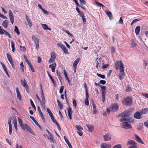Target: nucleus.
<instances>
[{"instance_id": "obj_1", "label": "nucleus", "mask_w": 148, "mask_h": 148, "mask_svg": "<svg viewBox=\"0 0 148 148\" xmlns=\"http://www.w3.org/2000/svg\"><path fill=\"white\" fill-rule=\"evenodd\" d=\"M134 109L133 108H131L127 110L125 112H123L120 114L119 116L121 117L120 119V121L121 122L123 121H128L129 123H131L133 122L134 120L132 119V120L130 121V119H128L127 117L128 116L130 115L134 111Z\"/></svg>"}, {"instance_id": "obj_2", "label": "nucleus", "mask_w": 148, "mask_h": 148, "mask_svg": "<svg viewBox=\"0 0 148 148\" xmlns=\"http://www.w3.org/2000/svg\"><path fill=\"white\" fill-rule=\"evenodd\" d=\"M132 99L129 97H127L124 99L123 103L125 105L128 106L132 105Z\"/></svg>"}, {"instance_id": "obj_3", "label": "nucleus", "mask_w": 148, "mask_h": 148, "mask_svg": "<svg viewBox=\"0 0 148 148\" xmlns=\"http://www.w3.org/2000/svg\"><path fill=\"white\" fill-rule=\"evenodd\" d=\"M21 128L24 130H25L26 129L27 130L29 131L30 133L35 135L34 133L32 132V131L31 129V128L27 125L26 124H23V125L20 126Z\"/></svg>"}, {"instance_id": "obj_4", "label": "nucleus", "mask_w": 148, "mask_h": 148, "mask_svg": "<svg viewBox=\"0 0 148 148\" xmlns=\"http://www.w3.org/2000/svg\"><path fill=\"white\" fill-rule=\"evenodd\" d=\"M120 73L119 75V78L120 79H122L125 75L124 72L123 66H121L119 68Z\"/></svg>"}, {"instance_id": "obj_5", "label": "nucleus", "mask_w": 148, "mask_h": 148, "mask_svg": "<svg viewBox=\"0 0 148 148\" xmlns=\"http://www.w3.org/2000/svg\"><path fill=\"white\" fill-rule=\"evenodd\" d=\"M121 123V125L122 127L125 129H129L131 127V126L130 124L126 121H124Z\"/></svg>"}, {"instance_id": "obj_6", "label": "nucleus", "mask_w": 148, "mask_h": 148, "mask_svg": "<svg viewBox=\"0 0 148 148\" xmlns=\"http://www.w3.org/2000/svg\"><path fill=\"white\" fill-rule=\"evenodd\" d=\"M56 54L54 52H52L51 54V58L49 60V63L54 62L56 58Z\"/></svg>"}, {"instance_id": "obj_7", "label": "nucleus", "mask_w": 148, "mask_h": 148, "mask_svg": "<svg viewBox=\"0 0 148 148\" xmlns=\"http://www.w3.org/2000/svg\"><path fill=\"white\" fill-rule=\"evenodd\" d=\"M21 81L22 86L25 88L27 92H29V87L26 80L25 79H21Z\"/></svg>"}, {"instance_id": "obj_8", "label": "nucleus", "mask_w": 148, "mask_h": 148, "mask_svg": "<svg viewBox=\"0 0 148 148\" xmlns=\"http://www.w3.org/2000/svg\"><path fill=\"white\" fill-rule=\"evenodd\" d=\"M95 62L96 64V67L98 69L99 67H100L101 66V65L103 64V62L102 61H101V58H96V60H95Z\"/></svg>"}, {"instance_id": "obj_9", "label": "nucleus", "mask_w": 148, "mask_h": 148, "mask_svg": "<svg viewBox=\"0 0 148 148\" xmlns=\"http://www.w3.org/2000/svg\"><path fill=\"white\" fill-rule=\"evenodd\" d=\"M115 67L116 70L120 68L121 66H123V64L121 61L117 60L116 61L115 64Z\"/></svg>"}, {"instance_id": "obj_10", "label": "nucleus", "mask_w": 148, "mask_h": 148, "mask_svg": "<svg viewBox=\"0 0 148 148\" xmlns=\"http://www.w3.org/2000/svg\"><path fill=\"white\" fill-rule=\"evenodd\" d=\"M41 97L42 99V101H41V102H40L41 103V105L42 107L43 108H45V99L44 96V94L43 93H41Z\"/></svg>"}, {"instance_id": "obj_11", "label": "nucleus", "mask_w": 148, "mask_h": 148, "mask_svg": "<svg viewBox=\"0 0 148 148\" xmlns=\"http://www.w3.org/2000/svg\"><path fill=\"white\" fill-rule=\"evenodd\" d=\"M76 128L77 129V132L80 136H82L83 135V133L82 131L83 130V128L80 125H76Z\"/></svg>"}, {"instance_id": "obj_12", "label": "nucleus", "mask_w": 148, "mask_h": 148, "mask_svg": "<svg viewBox=\"0 0 148 148\" xmlns=\"http://www.w3.org/2000/svg\"><path fill=\"white\" fill-rule=\"evenodd\" d=\"M9 13L10 21L11 22L12 24H13L14 23V19L13 13H12L11 10H9Z\"/></svg>"}, {"instance_id": "obj_13", "label": "nucleus", "mask_w": 148, "mask_h": 148, "mask_svg": "<svg viewBox=\"0 0 148 148\" xmlns=\"http://www.w3.org/2000/svg\"><path fill=\"white\" fill-rule=\"evenodd\" d=\"M103 140L105 141H109L111 139V136L110 134L107 133L103 136Z\"/></svg>"}, {"instance_id": "obj_14", "label": "nucleus", "mask_w": 148, "mask_h": 148, "mask_svg": "<svg viewBox=\"0 0 148 148\" xmlns=\"http://www.w3.org/2000/svg\"><path fill=\"white\" fill-rule=\"evenodd\" d=\"M134 136L135 137V139L137 142L143 144H144L141 139L138 135L135 134Z\"/></svg>"}, {"instance_id": "obj_15", "label": "nucleus", "mask_w": 148, "mask_h": 148, "mask_svg": "<svg viewBox=\"0 0 148 148\" xmlns=\"http://www.w3.org/2000/svg\"><path fill=\"white\" fill-rule=\"evenodd\" d=\"M119 106L117 104L115 103L112 105L111 110L113 112L117 111L118 109Z\"/></svg>"}, {"instance_id": "obj_16", "label": "nucleus", "mask_w": 148, "mask_h": 148, "mask_svg": "<svg viewBox=\"0 0 148 148\" xmlns=\"http://www.w3.org/2000/svg\"><path fill=\"white\" fill-rule=\"evenodd\" d=\"M16 90L17 94V98L18 100L20 101H21V96L20 93V91L18 90V87H16Z\"/></svg>"}, {"instance_id": "obj_17", "label": "nucleus", "mask_w": 148, "mask_h": 148, "mask_svg": "<svg viewBox=\"0 0 148 148\" xmlns=\"http://www.w3.org/2000/svg\"><path fill=\"white\" fill-rule=\"evenodd\" d=\"M111 145L109 144L102 143L101 145L100 148H110Z\"/></svg>"}, {"instance_id": "obj_18", "label": "nucleus", "mask_w": 148, "mask_h": 148, "mask_svg": "<svg viewBox=\"0 0 148 148\" xmlns=\"http://www.w3.org/2000/svg\"><path fill=\"white\" fill-rule=\"evenodd\" d=\"M140 111V112H137L134 114V117L136 119H140L141 118Z\"/></svg>"}, {"instance_id": "obj_19", "label": "nucleus", "mask_w": 148, "mask_h": 148, "mask_svg": "<svg viewBox=\"0 0 148 148\" xmlns=\"http://www.w3.org/2000/svg\"><path fill=\"white\" fill-rule=\"evenodd\" d=\"M56 64L55 63H54L49 65V67L50 68H51V69L52 72H54L55 71V69H56Z\"/></svg>"}, {"instance_id": "obj_20", "label": "nucleus", "mask_w": 148, "mask_h": 148, "mask_svg": "<svg viewBox=\"0 0 148 148\" xmlns=\"http://www.w3.org/2000/svg\"><path fill=\"white\" fill-rule=\"evenodd\" d=\"M67 110L68 113V116L69 119L71 120L72 119L71 115L73 112L72 110V109L70 107H69L67 108Z\"/></svg>"}, {"instance_id": "obj_21", "label": "nucleus", "mask_w": 148, "mask_h": 148, "mask_svg": "<svg viewBox=\"0 0 148 148\" xmlns=\"http://www.w3.org/2000/svg\"><path fill=\"white\" fill-rule=\"evenodd\" d=\"M47 138L50 141H52L54 143H55V140H54L53 136L51 134H50L48 135L47 136Z\"/></svg>"}, {"instance_id": "obj_22", "label": "nucleus", "mask_w": 148, "mask_h": 148, "mask_svg": "<svg viewBox=\"0 0 148 148\" xmlns=\"http://www.w3.org/2000/svg\"><path fill=\"white\" fill-rule=\"evenodd\" d=\"M140 112L141 114H145L148 113V108H144L140 111Z\"/></svg>"}, {"instance_id": "obj_23", "label": "nucleus", "mask_w": 148, "mask_h": 148, "mask_svg": "<svg viewBox=\"0 0 148 148\" xmlns=\"http://www.w3.org/2000/svg\"><path fill=\"white\" fill-rule=\"evenodd\" d=\"M86 98L85 99V103L86 105L87 106L89 105V102L88 100V98H89V95L88 94H86Z\"/></svg>"}, {"instance_id": "obj_24", "label": "nucleus", "mask_w": 148, "mask_h": 148, "mask_svg": "<svg viewBox=\"0 0 148 148\" xmlns=\"http://www.w3.org/2000/svg\"><path fill=\"white\" fill-rule=\"evenodd\" d=\"M105 12L106 14L108 16L110 19H111L112 18V13L109 10H107Z\"/></svg>"}, {"instance_id": "obj_25", "label": "nucleus", "mask_w": 148, "mask_h": 148, "mask_svg": "<svg viewBox=\"0 0 148 148\" xmlns=\"http://www.w3.org/2000/svg\"><path fill=\"white\" fill-rule=\"evenodd\" d=\"M26 18L27 19V21L28 23V24L30 27H31L32 26V22L30 20L28 17L27 15H26Z\"/></svg>"}, {"instance_id": "obj_26", "label": "nucleus", "mask_w": 148, "mask_h": 148, "mask_svg": "<svg viewBox=\"0 0 148 148\" xmlns=\"http://www.w3.org/2000/svg\"><path fill=\"white\" fill-rule=\"evenodd\" d=\"M81 17H82V19L83 21V23L84 24H85L86 23V19L85 18L83 12H80V13H79Z\"/></svg>"}, {"instance_id": "obj_27", "label": "nucleus", "mask_w": 148, "mask_h": 148, "mask_svg": "<svg viewBox=\"0 0 148 148\" xmlns=\"http://www.w3.org/2000/svg\"><path fill=\"white\" fill-rule=\"evenodd\" d=\"M14 117V119L13 121L14 125L15 128V129H16V131H17L18 129L17 127V120L15 117Z\"/></svg>"}, {"instance_id": "obj_28", "label": "nucleus", "mask_w": 148, "mask_h": 148, "mask_svg": "<svg viewBox=\"0 0 148 148\" xmlns=\"http://www.w3.org/2000/svg\"><path fill=\"white\" fill-rule=\"evenodd\" d=\"M43 29L44 30H51V29L50 28H48L47 25L45 24H41Z\"/></svg>"}, {"instance_id": "obj_29", "label": "nucleus", "mask_w": 148, "mask_h": 148, "mask_svg": "<svg viewBox=\"0 0 148 148\" xmlns=\"http://www.w3.org/2000/svg\"><path fill=\"white\" fill-rule=\"evenodd\" d=\"M135 142L132 140H129L127 143V145H134L135 144Z\"/></svg>"}, {"instance_id": "obj_30", "label": "nucleus", "mask_w": 148, "mask_h": 148, "mask_svg": "<svg viewBox=\"0 0 148 148\" xmlns=\"http://www.w3.org/2000/svg\"><path fill=\"white\" fill-rule=\"evenodd\" d=\"M86 126L88 128L90 132H92L93 130L94 127L92 125H86Z\"/></svg>"}, {"instance_id": "obj_31", "label": "nucleus", "mask_w": 148, "mask_h": 148, "mask_svg": "<svg viewBox=\"0 0 148 148\" xmlns=\"http://www.w3.org/2000/svg\"><path fill=\"white\" fill-rule=\"evenodd\" d=\"M140 27L138 26L136 27L135 30V33L137 35H138L140 31Z\"/></svg>"}, {"instance_id": "obj_32", "label": "nucleus", "mask_w": 148, "mask_h": 148, "mask_svg": "<svg viewBox=\"0 0 148 148\" xmlns=\"http://www.w3.org/2000/svg\"><path fill=\"white\" fill-rule=\"evenodd\" d=\"M8 21L7 20H5L3 22L2 25L5 28H6L8 27Z\"/></svg>"}, {"instance_id": "obj_33", "label": "nucleus", "mask_w": 148, "mask_h": 148, "mask_svg": "<svg viewBox=\"0 0 148 148\" xmlns=\"http://www.w3.org/2000/svg\"><path fill=\"white\" fill-rule=\"evenodd\" d=\"M32 38L35 44L36 43L39 42V40L38 38L35 37V36H32Z\"/></svg>"}, {"instance_id": "obj_34", "label": "nucleus", "mask_w": 148, "mask_h": 148, "mask_svg": "<svg viewBox=\"0 0 148 148\" xmlns=\"http://www.w3.org/2000/svg\"><path fill=\"white\" fill-rule=\"evenodd\" d=\"M80 59L79 58H77L74 62L73 63V66L77 67V65Z\"/></svg>"}, {"instance_id": "obj_35", "label": "nucleus", "mask_w": 148, "mask_h": 148, "mask_svg": "<svg viewBox=\"0 0 148 148\" xmlns=\"http://www.w3.org/2000/svg\"><path fill=\"white\" fill-rule=\"evenodd\" d=\"M92 105L93 108V113L94 114H95L97 112V110L96 108V106L95 104L93 102L92 103Z\"/></svg>"}, {"instance_id": "obj_36", "label": "nucleus", "mask_w": 148, "mask_h": 148, "mask_svg": "<svg viewBox=\"0 0 148 148\" xmlns=\"http://www.w3.org/2000/svg\"><path fill=\"white\" fill-rule=\"evenodd\" d=\"M101 94L102 96V101L103 103L105 101V99L106 92H101Z\"/></svg>"}, {"instance_id": "obj_37", "label": "nucleus", "mask_w": 148, "mask_h": 148, "mask_svg": "<svg viewBox=\"0 0 148 148\" xmlns=\"http://www.w3.org/2000/svg\"><path fill=\"white\" fill-rule=\"evenodd\" d=\"M61 49H62L63 51L66 54H68L69 53L67 49L64 45L62 47V48H61Z\"/></svg>"}, {"instance_id": "obj_38", "label": "nucleus", "mask_w": 148, "mask_h": 148, "mask_svg": "<svg viewBox=\"0 0 148 148\" xmlns=\"http://www.w3.org/2000/svg\"><path fill=\"white\" fill-rule=\"evenodd\" d=\"M131 44L132 47H134L137 45V44L135 42L134 40L133 39L132 40Z\"/></svg>"}, {"instance_id": "obj_39", "label": "nucleus", "mask_w": 148, "mask_h": 148, "mask_svg": "<svg viewBox=\"0 0 148 148\" xmlns=\"http://www.w3.org/2000/svg\"><path fill=\"white\" fill-rule=\"evenodd\" d=\"M64 76H65V77L66 78L67 80L68 81L69 83V84H70V81L69 78H68V77L67 76V73H66V71L64 70Z\"/></svg>"}, {"instance_id": "obj_40", "label": "nucleus", "mask_w": 148, "mask_h": 148, "mask_svg": "<svg viewBox=\"0 0 148 148\" xmlns=\"http://www.w3.org/2000/svg\"><path fill=\"white\" fill-rule=\"evenodd\" d=\"M57 102L58 103V106L60 107V110H62L63 105L58 100H57Z\"/></svg>"}, {"instance_id": "obj_41", "label": "nucleus", "mask_w": 148, "mask_h": 148, "mask_svg": "<svg viewBox=\"0 0 148 148\" xmlns=\"http://www.w3.org/2000/svg\"><path fill=\"white\" fill-rule=\"evenodd\" d=\"M47 73L48 74V75L49 77L50 78L52 82L54 84L55 81L53 79V78L51 76V75L49 73L48 71L47 72Z\"/></svg>"}, {"instance_id": "obj_42", "label": "nucleus", "mask_w": 148, "mask_h": 148, "mask_svg": "<svg viewBox=\"0 0 148 148\" xmlns=\"http://www.w3.org/2000/svg\"><path fill=\"white\" fill-rule=\"evenodd\" d=\"M11 47L12 51L14 52L15 50L14 44L12 40L11 41Z\"/></svg>"}, {"instance_id": "obj_43", "label": "nucleus", "mask_w": 148, "mask_h": 148, "mask_svg": "<svg viewBox=\"0 0 148 148\" xmlns=\"http://www.w3.org/2000/svg\"><path fill=\"white\" fill-rule=\"evenodd\" d=\"M56 73H57V75L58 76V78L59 79V80H60V82L61 83V82H62L61 81L60 79V78L61 77L60 73L59 71H58V70H57L56 71Z\"/></svg>"}, {"instance_id": "obj_44", "label": "nucleus", "mask_w": 148, "mask_h": 148, "mask_svg": "<svg viewBox=\"0 0 148 148\" xmlns=\"http://www.w3.org/2000/svg\"><path fill=\"white\" fill-rule=\"evenodd\" d=\"M18 123L20 125V126L23 125V123L22 120L19 117H18Z\"/></svg>"}, {"instance_id": "obj_45", "label": "nucleus", "mask_w": 148, "mask_h": 148, "mask_svg": "<svg viewBox=\"0 0 148 148\" xmlns=\"http://www.w3.org/2000/svg\"><path fill=\"white\" fill-rule=\"evenodd\" d=\"M122 147L121 145L119 144L114 146L112 148H122Z\"/></svg>"}, {"instance_id": "obj_46", "label": "nucleus", "mask_w": 148, "mask_h": 148, "mask_svg": "<svg viewBox=\"0 0 148 148\" xmlns=\"http://www.w3.org/2000/svg\"><path fill=\"white\" fill-rule=\"evenodd\" d=\"M14 31L17 33L18 35L20 34V33L17 27L16 26H15V27Z\"/></svg>"}, {"instance_id": "obj_47", "label": "nucleus", "mask_w": 148, "mask_h": 148, "mask_svg": "<svg viewBox=\"0 0 148 148\" xmlns=\"http://www.w3.org/2000/svg\"><path fill=\"white\" fill-rule=\"evenodd\" d=\"M100 87H101V92H106L105 90L106 88V86H100Z\"/></svg>"}, {"instance_id": "obj_48", "label": "nucleus", "mask_w": 148, "mask_h": 148, "mask_svg": "<svg viewBox=\"0 0 148 148\" xmlns=\"http://www.w3.org/2000/svg\"><path fill=\"white\" fill-rule=\"evenodd\" d=\"M24 57L25 62L27 63L28 65L30 64L31 63L28 60L26 56L25 55H24Z\"/></svg>"}, {"instance_id": "obj_49", "label": "nucleus", "mask_w": 148, "mask_h": 148, "mask_svg": "<svg viewBox=\"0 0 148 148\" xmlns=\"http://www.w3.org/2000/svg\"><path fill=\"white\" fill-rule=\"evenodd\" d=\"M95 3L100 7H104L105 6L101 3L98 2L96 1H95Z\"/></svg>"}, {"instance_id": "obj_50", "label": "nucleus", "mask_w": 148, "mask_h": 148, "mask_svg": "<svg viewBox=\"0 0 148 148\" xmlns=\"http://www.w3.org/2000/svg\"><path fill=\"white\" fill-rule=\"evenodd\" d=\"M6 30H4L3 29H1V27L0 26V34L1 35L3 34H4Z\"/></svg>"}, {"instance_id": "obj_51", "label": "nucleus", "mask_w": 148, "mask_h": 148, "mask_svg": "<svg viewBox=\"0 0 148 148\" xmlns=\"http://www.w3.org/2000/svg\"><path fill=\"white\" fill-rule=\"evenodd\" d=\"M51 119L53 122L54 123H55L56 124V123H57L58 122L56 121V120L55 119L54 116H52L51 117Z\"/></svg>"}, {"instance_id": "obj_52", "label": "nucleus", "mask_w": 148, "mask_h": 148, "mask_svg": "<svg viewBox=\"0 0 148 148\" xmlns=\"http://www.w3.org/2000/svg\"><path fill=\"white\" fill-rule=\"evenodd\" d=\"M84 86L85 88V90L86 94H88L87 86L86 83H84Z\"/></svg>"}, {"instance_id": "obj_53", "label": "nucleus", "mask_w": 148, "mask_h": 148, "mask_svg": "<svg viewBox=\"0 0 148 148\" xmlns=\"http://www.w3.org/2000/svg\"><path fill=\"white\" fill-rule=\"evenodd\" d=\"M97 75L98 76L101 77L102 79H104L105 78V76L104 75H102L101 74L99 73H97Z\"/></svg>"}, {"instance_id": "obj_54", "label": "nucleus", "mask_w": 148, "mask_h": 148, "mask_svg": "<svg viewBox=\"0 0 148 148\" xmlns=\"http://www.w3.org/2000/svg\"><path fill=\"white\" fill-rule=\"evenodd\" d=\"M110 49L112 53H114L115 52V49L114 47L113 46H112L110 47Z\"/></svg>"}, {"instance_id": "obj_55", "label": "nucleus", "mask_w": 148, "mask_h": 148, "mask_svg": "<svg viewBox=\"0 0 148 148\" xmlns=\"http://www.w3.org/2000/svg\"><path fill=\"white\" fill-rule=\"evenodd\" d=\"M20 65L21 68V69L24 72V67L23 65V62L21 63L20 64Z\"/></svg>"}, {"instance_id": "obj_56", "label": "nucleus", "mask_w": 148, "mask_h": 148, "mask_svg": "<svg viewBox=\"0 0 148 148\" xmlns=\"http://www.w3.org/2000/svg\"><path fill=\"white\" fill-rule=\"evenodd\" d=\"M84 10H86V5L85 4H81V5L80 6Z\"/></svg>"}, {"instance_id": "obj_57", "label": "nucleus", "mask_w": 148, "mask_h": 148, "mask_svg": "<svg viewBox=\"0 0 148 148\" xmlns=\"http://www.w3.org/2000/svg\"><path fill=\"white\" fill-rule=\"evenodd\" d=\"M12 126L9 127V132L10 135H11L12 134Z\"/></svg>"}, {"instance_id": "obj_58", "label": "nucleus", "mask_w": 148, "mask_h": 148, "mask_svg": "<svg viewBox=\"0 0 148 148\" xmlns=\"http://www.w3.org/2000/svg\"><path fill=\"white\" fill-rule=\"evenodd\" d=\"M64 32H65L66 33H67L68 34H69V36H70L72 37H73V35L69 31H68L66 30H64Z\"/></svg>"}, {"instance_id": "obj_59", "label": "nucleus", "mask_w": 148, "mask_h": 148, "mask_svg": "<svg viewBox=\"0 0 148 148\" xmlns=\"http://www.w3.org/2000/svg\"><path fill=\"white\" fill-rule=\"evenodd\" d=\"M131 90V88L129 85H127L126 87V91L127 92H128L130 91Z\"/></svg>"}, {"instance_id": "obj_60", "label": "nucleus", "mask_w": 148, "mask_h": 148, "mask_svg": "<svg viewBox=\"0 0 148 148\" xmlns=\"http://www.w3.org/2000/svg\"><path fill=\"white\" fill-rule=\"evenodd\" d=\"M73 105L75 108H76L77 106V103L75 99H73Z\"/></svg>"}, {"instance_id": "obj_61", "label": "nucleus", "mask_w": 148, "mask_h": 148, "mask_svg": "<svg viewBox=\"0 0 148 148\" xmlns=\"http://www.w3.org/2000/svg\"><path fill=\"white\" fill-rule=\"evenodd\" d=\"M30 103H31L32 106L33 108H34V109L35 110L36 109V108L34 104L32 101V100L31 99H30Z\"/></svg>"}, {"instance_id": "obj_62", "label": "nucleus", "mask_w": 148, "mask_h": 148, "mask_svg": "<svg viewBox=\"0 0 148 148\" xmlns=\"http://www.w3.org/2000/svg\"><path fill=\"white\" fill-rule=\"evenodd\" d=\"M143 125L142 123H140L139 125V127H138V130H140L143 127Z\"/></svg>"}, {"instance_id": "obj_63", "label": "nucleus", "mask_w": 148, "mask_h": 148, "mask_svg": "<svg viewBox=\"0 0 148 148\" xmlns=\"http://www.w3.org/2000/svg\"><path fill=\"white\" fill-rule=\"evenodd\" d=\"M4 34H5L6 35L8 36L9 38H11V36L10 34L6 31H5Z\"/></svg>"}, {"instance_id": "obj_64", "label": "nucleus", "mask_w": 148, "mask_h": 148, "mask_svg": "<svg viewBox=\"0 0 148 148\" xmlns=\"http://www.w3.org/2000/svg\"><path fill=\"white\" fill-rule=\"evenodd\" d=\"M144 124L147 127H148V120L144 123Z\"/></svg>"}]
</instances>
